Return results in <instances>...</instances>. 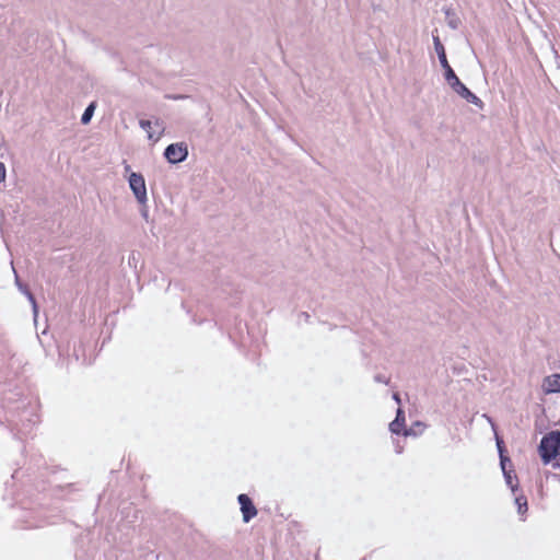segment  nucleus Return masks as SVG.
I'll return each mask as SVG.
<instances>
[{
    "mask_svg": "<svg viewBox=\"0 0 560 560\" xmlns=\"http://www.w3.org/2000/svg\"><path fill=\"white\" fill-rule=\"evenodd\" d=\"M541 462L547 465L560 455V431L553 430L546 433L538 445Z\"/></svg>",
    "mask_w": 560,
    "mask_h": 560,
    "instance_id": "obj_1",
    "label": "nucleus"
},
{
    "mask_svg": "<svg viewBox=\"0 0 560 560\" xmlns=\"http://www.w3.org/2000/svg\"><path fill=\"white\" fill-rule=\"evenodd\" d=\"M128 183L131 191L133 192L137 201L144 206L147 198V187L144 177L140 173L131 172L128 176Z\"/></svg>",
    "mask_w": 560,
    "mask_h": 560,
    "instance_id": "obj_2",
    "label": "nucleus"
},
{
    "mask_svg": "<svg viewBox=\"0 0 560 560\" xmlns=\"http://www.w3.org/2000/svg\"><path fill=\"white\" fill-rule=\"evenodd\" d=\"M237 501L241 505L243 522L248 523L252 518H254L257 515V509L253 500L245 493L240 494L237 497Z\"/></svg>",
    "mask_w": 560,
    "mask_h": 560,
    "instance_id": "obj_3",
    "label": "nucleus"
},
{
    "mask_svg": "<svg viewBox=\"0 0 560 560\" xmlns=\"http://www.w3.org/2000/svg\"><path fill=\"white\" fill-rule=\"evenodd\" d=\"M452 90L459 96L465 98L468 103H471L478 106L479 108L483 107V102L476 94H474L463 82H459Z\"/></svg>",
    "mask_w": 560,
    "mask_h": 560,
    "instance_id": "obj_4",
    "label": "nucleus"
},
{
    "mask_svg": "<svg viewBox=\"0 0 560 560\" xmlns=\"http://www.w3.org/2000/svg\"><path fill=\"white\" fill-rule=\"evenodd\" d=\"M405 411L399 407L396 411L395 419L389 423V430L393 434H402L405 428Z\"/></svg>",
    "mask_w": 560,
    "mask_h": 560,
    "instance_id": "obj_5",
    "label": "nucleus"
},
{
    "mask_svg": "<svg viewBox=\"0 0 560 560\" xmlns=\"http://www.w3.org/2000/svg\"><path fill=\"white\" fill-rule=\"evenodd\" d=\"M511 463L510 458L506 455L501 453V469L506 481V485L511 488L513 492H515L518 488L517 483H513V470L506 468V464Z\"/></svg>",
    "mask_w": 560,
    "mask_h": 560,
    "instance_id": "obj_6",
    "label": "nucleus"
},
{
    "mask_svg": "<svg viewBox=\"0 0 560 560\" xmlns=\"http://www.w3.org/2000/svg\"><path fill=\"white\" fill-rule=\"evenodd\" d=\"M15 283H16L19 290L27 298V300L32 304L33 313H34V316L36 317L38 314V305L36 303V300L34 298L33 293L28 290L26 284H23L19 280L18 276L15 277Z\"/></svg>",
    "mask_w": 560,
    "mask_h": 560,
    "instance_id": "obj_7",
    "label": "nucleus"
},
{
    "mask_svg": "<svg viewBox=\"0 0 560 560\" xmlns=\"http://www.w3.org/2000/svg\"><path fill=\"white\" fill-rule=\"evenodd\" d=\"M547 393H560V373L547 376L544 381Z\"/></svg>",
    "mask_w": 560,
    "mask_h": 560,
    "instance_id": "obj_8",
    "label": "nucleus"
},
{
    "mask_svg": "<svg viewBox=\"0 0 560 560\" xmlns=\"http://www.w3.org/2000/svg\"><path fill=\"white\" fill-rule=\"evenodd\" d=\"M433 44H434V49H435V51L438 54L441 67L447 66L448 61H447L445 48H444V46H443V44L440 40V37L438 35H433Z\"/></svg>",
    "mask_w": 560,
    "mask_h": 560,
    "instance_id": "obj_9",
    "label": "nucleus"
},
{
    "mask_svg": "<svg viewBox=\"0 0 560 560\" xmlns=\"http://www.w3.org/2000/svg\"><path fill=\"white\" fill-rule=\"evenodd\" d=\"M442 68L444 69V78L447 84L451 86V89H453L455 85L462 82L454 72V70L452 69V67L450 66V63Z\"/></svg>",
    "mask_w": 560,
    "mask_h": 560,
    "instance_id": "obj_10",
    "label": "nucleus"
},
{
    "mask_svg": "<svg viewBox=\"0 0 560 560\" xmlns=\"http://www.w3.org/2000/svg\"><path fill=\"white\" fill-rule=\"evenodd\" d=\"M446 23L452 30H457L460 24L459 18L456 15V13L451 9L446 8L444 9Z\"/></svg>",
    "mask_w": 560,
    "mask_h": 560,
    "instance_id": "obj_11",
    "label": "nucleus"
},
{
    "mask_svg": "<svg viewBox=\"0 0 560 560\" xmlns=\"http://www.w3.org/2000/svg\"><path fill=\"white\" fill-rule=\"evenodd\" d=\"M424 428V424L420 421H416L409 429H405L404 432H402V435L405 436H409V435H413V436H417L419 433L422 432Z\"/></svg>",
    "mask_w": 560,
    "mask_h": 560,
    "instance_id": "obj_12",
    "label": "nucleus"
},
{
    "mask_svg": "<svg viewBox=\"0 0 560 560\" xmlns=\"http://www.w3.org/2000/svg\"><path fill=\"white\" fill-rule=\"evenodd\" d=\"M94 110H95V103H91L84 110V113L82 114V117H81V122L83 125H86L91 121V118L94 114Z\"/></svg>",
    "mask_w": 560,
    "mask_h": 560,
    "instance_id": "obj_13",
    "label": "nucleus"
},
{
    "mask_svg": "<svg viewBox=\"0 0 560 560\" xmlns=\"http://www.w3.org/2000/svg\"><path fill=\"white\" fill-rule=\"evenodd\" d=\"M188 155L187 144L177 142V164L185 161Z\"/></svg>",
    "mask_w": 560,
    "mask_h": 560,
    "instance_id": "obj_14",
    "label": "nucleus"
},
{
    "mask_svg": "<svg viewBox=\"0 0 560 560\" xmlns=\"http://www.w3.org/2000/svg\"><path fill=\"white\" fill-rule=\"evenodd\" d=\"M164 155L171 164H175V143L166 147Z\"/></svg>",
    "mask_w": 560,
    "mask_h": 560,
    "instance_id": "obj_15",
    "label": "nucleus"
},
{
    "mask_svg": "<svg viewBox=\"0 0 560 560\" xmlns=\"http://www.w3.org/2000/svg\"><path fill=\"white\" fill-rule=\"evenodd\" d=\"M515 503L517 504L518 513L523 514L527 511V500L525 497H516Z\"/></svg>",
    "mask_w": 560,
    "mask_h": 560,
    "instance_id": "obj_16",
    "label": "nucleus"
},
{
    "mask_svg": "<svg viewBox=\"0 0 560 560\" xmlns=\"http://www.w3.org/2000/svg\"><path fill=\"white\" fill-rule=\"evenodd\" d=\"M140 127L148 133V138L149 139H153V135L151 132V121L150 120H145V119H141L140 120Z\"/></svg>",
    "mask_w": 560,
    "mask_h": 560,
    "instance_id": "obj_17",
    "label": "nucleus"
},
{
    "mask_svg": "<svg viewBox=\"0 0 560 560\" xmlns=\"http://www.w3.org/2000/svg\"><path fill=\"white\" fill-rule=\"evenodd\" d=\"M374 381H375L376 383H383V384H386V385L389 383V378H387V377H386L385 375H383V374H376V375L374 376Z\"/></svg>",
    "mask_w": 560,
    "mask_h": 560,
    "instance_id": "obj_18",
    "label": "nucleus"
},
{
    "mask_svg": "<svg viewBox=\"0 0 560 560\" xmlns=\"http://www.w3.org/2000/svg\"><path fill=\"white\" fill-rule=\"evenodd\" d=\"M5 178V166L2 162H0V183Z\"/></svg>",
    "mask_w": 560,
    "mask_h": 560,
    "instance_id": "obj_19",
    "label": "nucleus"
},
{
    "mask_svg": "<svg viewBox=\"0 0 560 560\" xmlns=\"http://www.w3.org/2000/svg\"><path fill=\"white\" fill-rule=\"evenodd\" d=\"M497 445H498V450H499V455L501 456V452H502L503 455H505L504 454L503 442L498 440Z\"/></svg>",
    "mask_w": 560,
    "mask_h": 560,
    "instance_id": "obj_20",
    "label": "nucleus"
},
{
    "mask_svg": "<svg viewBox=\"0 0 560 560\" xmlns=\"http://www.w3.org/2000/svg\"><path fill=\"white\" fill-rule=\"evenodd\" d=\"M393 399H394L398 405H400V404H401L400 395H399L398 393H394V394H393Z\"/></svg>",
    "mask_w": 560,
    "mask_h": 560,
    "instance_id": "obj_21",
    "label": "nucleus"
},
{
    "mask_svg": "<svg viewBox=\"0 0 560 560\" xmlns=\"http://www.w3.org/2000/svg\"><path fill=\"white\" fill-rule=\"evenodd\" d=\"M125 172H126V173H129V174L131 173V167H130V165H128V164H126V165H125Z\"/></svg>",
    "mask_w": 560,
    "mask_h": 560,
    "instance_id": "obj_22",
    "label": "nucleus"
},
{
    "mask_svg": "<svg viewBox=\"0 0 560 560\" xmlns=\"http://www.w3.org/2000/svg\"><path fill=\"white\" fill-rule=\"evenodd\" d=\"M553 467L560 469V460L555 462L553 463Z\"/></svg>",
    "mask_w": 560,
    "mask_h": 560,
    "instance_id": "obj_23",
    "label": "nucleus"
},
{
    "mask_svg": "<svg viewBox=\"0 0 560 560\" xmlns=\"http://www.w3.org/2000/svg\"><path fill=\"white\" fill-rule=\"evenodd\" d=\"M141 213H142V215H143L144 218H147L148 212H147V210H145V209H142V210H141Z\"/></svg>",
    "mask_w": 560,
    "mask_h": 560,
    "instance_id": "obj_24",
    "label": "nucleus"
}]
</instances>
